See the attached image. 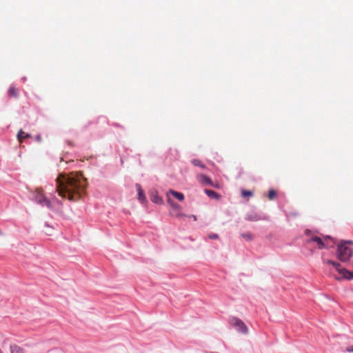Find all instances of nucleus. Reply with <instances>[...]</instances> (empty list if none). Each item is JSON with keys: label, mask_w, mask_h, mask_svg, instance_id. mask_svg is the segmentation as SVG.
Masks as SVG:
<instances>
[{"label": "nucleus", "mask_w": 353, "mask_h": 353, "mask_svg": "<svg viewBox=\"0 0 353 353\" xmlns=\"http://www.w3.org/2000/svg\"><path fill=\"white\" fill-rule=\"evenodd\" d=\"M137 190L138 192V199L140 201L141 203H144L146 202V197L143 193V191L141 188V186L137 183L136 184Z\"/></svg>", "instance_id": "9"}, {"label": "nucleus", "mask_w": 353, "mask_h": 353, "mask_svg": "<svg viewBox=\"0 0 353 353\" xmlns=\"http://www.w3.org/2000/svg\"><path fill=\"white\" fill-rule=\"evenodd\" d=\"M169 193L171 194L173 196H174L179 201H182L184 199V195L181 192L170 190L169 191Z\"/></svg>", "instance_id": "12"}, {"label": "nucleus", "mask_w": 353, "mask_h": 353, "mask_svg": "<svg viewBox=\"0 0 353 353\" xmlns=\"http://www.w3.org/2000/svg\"><path fill=\"white\" fill-rule=\"evenodd\" d=\"M352 241H341L337 245L336 256L341 262L348 261L353 254Z\"/></svg>", "instance_id": "2"}, {"label": "nucleus", "mask_w": 353, "mask_h": 353, "mask_svg": "<svg viewBox=\"0 0 353 353\" xmlns=\"http://www.w3.org/2000/svg\"><path fill=\"white\" fill-rule=\"evenodd\" d=\"M150 199L153 203L161 204L163 202L161 197H160L156 191H152L150 192Z\"/></svg>", "instance_id": "10"}, {"label": "nucleus", "mask_w": 353, "mask_h": 353, "mask_svg": "<svg viewBox=\"0 0 353 353\" xmlns=\"http://www.w3.org/2000/svg\"><path fill=\"white\" fill-rule=\"evenodd\" d=\"M330 241L334 243L333 239L327 236L323 238L319 237L316 235H312L310 239H309L307 242L308 243H316L317 248L319 249H323L327 248L330 244Z\"/></svg>", "instance_id": "4"}, {"label": "nucleus", "mask_w": 353, "mask_h": 353, "mask_svg": "<svg viewBox=\"0 0 353 353\" xmlns=\"http://www.w3.org/2000/svg\"><path fill=\"white\" fill-rule=\"evenodd\" d=\"M168 202H169V203L171 205H172L173 208H179V205L178 204H176V203H174L173 201H172L170 200V199H168Z\"/></svg>", "instance_id": "22"}, {"label": "nucleus", "mask_w": 353, "mask_h": 353, "mask_svg": "<svg viewBox=\"0 0 353 353\" xmlns=\"http://www.w3.org/2000/svg\"><path fill=\"white\" fill-rule=\"evenodd\" d=\"M335 279H336V280H340V278H339V277H336H336H335Z\"/></svg>", "instance_id": "28"}, {"label": "nucleus", "mask_w": 353, "mask_h": 353, "mask_svg": "<svg viewBox=\"0 0 353 353\" xmlns=\"http://www.w3.org/2000/svg\"><path fill=\"white\" fill-rule=\"evenodd\" d=\"M191 162L195 166H199L203 169L205 168V165L199 159H192Z\"/></svg>", "instance_id": "17"}, {"label": "nucleus", "mask_w": 353, "mask_h": 353, "mask_svg": "<svg viewBox=\"0 0 353 353\" xmlns=\"http://www.w3.org/2000/svg\"><path fill=\"white\" fill-rule=\"evenodd\" d=\"M11 353H24L23 350L17 345H10Z\"/></svg>", "instance_id": "13"}, {"label": "nucleus", "mask_w": 353, "mask_h": 353, "mask_svg": "<svg viewBox=\"0 0 353 353\" xmlns=\"http://www.w3.org/2000/svg\"><path fill=\"white\" fill-rule=\"evenodd\" d=\"M245 219L250 221H257L261 219V216L256 212L252 211L246 214Z\"/></svg>", "instance_id": "7"}, {"label": "nucleus", "mask_w": 353, "mask_h": 353, "mask_svg": "<svg viewBox=\"0 0 353 353\" xmlns=\"http://www.w3.org/2000/svg\"><path fill=\"white\" fill-rule=\"evenodd\" d=\"M197 180L203 185H212V182L211 179L205 174H201L197 175Z\"/></svg>", "instance_id": "8"}, {"label": "nucleus", "mask_w": 353, "mask_h": 353, "mask_svg": "<svg viewBox=\"0 0 353 353\" xmlns=\"http://www.w3.org/2000/svg\"><path fill=\"white\" fill-rule=\"evenodd\" d=\"M204 192L209 197L212 199H219L221 197V196L214 190L205 189Z\"/></svg>", "instance_id": "11"}, {"label": "nucleus", "mask_w": 353, "mask_h": 353, "mask_svg": "<svg viewBox=\"0 0 353 353\" xmlns=\"http://www.w3.org/2000/svg\"><path fill=\"white\" fill-rule=\"evenodd\" d=\"M57 192L60 196L69 200H75L80 196L85 188L84 179L81 176L71 173L69 175L61 174L56 179Z\"/></svg>", "instance_id": "1"}, {"label": "nucleus", "mask_w": 353, "mask_h": 353, "mask_svg": "<svg viewBox=\"0 0 353 353\" xmlns=\"http://www.w3.org/2000/svg\"><path fill=\"white\" fill-rule=\"evenodd\" d=\"M241 237L248 241H251L253 240V235L250 232H245L241 234Z\"/></svg>", "instance_id": "16"}, {"label": "nucleus", "mask_w": 353, "mask_h": 353, "mask_svg": "<svg viewBox=\"0 0 353 353\" xmlns=\"http://www.w3.org/2000/svg\"><path fill=\"white\" fill-rule=\"evenodd\" d=\"M8 93L10 95H12L13 97H17V92L14 87L10 86L8 90Z\"/></svg>", "instance_id": "18"}, {"label": "nucleus", "mask_w": 353, "mask_h": 353, "mask_svg": "<svg viewBox=\"0 0 353 353\" xmlns=\"http://www.w3.org/2000/svg\"><path fill=\"white\" fill-rule=\"evenodd\" d=\"M21 80H22L23 82H25V81H26V77H23V78L21 79Z\"/></svg>", "instance_id": "25"}, {"label": "nucleus", "mask_w": 353, "mask_h": 353, "mask_svg": "<svg viewBox=\"0 0 353 353\" xmlns=\"http://www.w3.org/2000/svg\"><path fill=\"white\" fill-rule=\"evenodd\" d=\"M30 134H26L24 132H23L22 130H20L19 132L17 134V138L19 141H21L23 139L30 137Z\"/></svg>", "instance_id": "14"}, {"label": "nucleus", "mask_w": 353, "mask_h": 353, "mask_svg": "<svg viewBox=\"0 0 353 353\" xmlns=\"http://www.w3.org/2000/svg\"><path fill=\"white\" fill-rule=\"evenodd\" d=\"M36 139H37V141H41V135H39H39H37V137H36Z\"/></svg>", "instance_id": "23"}, {"label": "nucleus", "mask_w": 353, "mask_h": 353, "mask_svg": "<svg viewBox=\"0 0 353 353\" xmlns=\"http://www.w3.org/2000/svg\"><path fill=\"white\" fill-rule=\"evenodd\" d=\"M0 353H3L2 350L0 349Z\"/></svg>", "instance_id": "29"}, {"label": "nucleus", "mask_w": 353, "mask_h": 353, "mask_svg": "<svg viewBox=\"0 0 353 353\" xmlns=\"http://www.w3.org/2000/svg\"><path fill=\"white\" fill-rule=\"evenodd\" d=\"M230 325L240 333L248 334V329L245 324L239 319L233 317L230 320Z\"/></svg>", "instance_id": "6"}, {"label": "nucleus", "mask_w": 353, "mask_h": 353, "mask_svg": "<svg viewBox=\"0 0 353 353\" xmlns=\"http://www.w3.org/2000/svg\"><path fill=\"white\" fill-rule=\"evenodd\" d=\"M347 350L348 352H353V346H352V347H348V348L347 349Z\"/></svg>", "instance_id": "24"}, {"label": "nucleus", "mask_w": 353, "mask_h": 353, "mask_svg": "<svg viewBox=\"0 0 353 353\" xmlns=\"http://www.w3.org/2000/svg\"><path fill=\"white\" fill-rule=\"evenodd\" d=\"M168 202H169V203L171 205H172L173 208H179V205L178 204H176V203H174L173 201H172L170 200V199H168Z\"/></svg>", "instance_id": "21"}, {"label": "nucleus", "mask_w": 353, "mask_h": 353, "mask_svg": "<svg viewBox=\"0 0 353 353\" xmlns=\"http://www.w3.org/2000/svg\"><path fill=\"white\" fill-rule=\"evenodd\" d=\"M30 199L42 207H47L49 209L52 208L51 201L44 195L41 189H37L30 194Z\"/></svg>", "instance_id": "3"}, {"label": "nucleus", "mask_w": 353, "mask_h": 353, "mask_svg": "<svg viewBox=\"0 0 353 353\" xmlns=\"http://www.w3.org/2000/svg\"><path fill=\"white\" fill-rule=\"evenodd\" d=\"M53 200H54V201L57 202L58 203H60V202L59 201V200H57V199H55V198H54Z\"/></svg>", "instance_id": "26"}, {"label": "nucleus", "mask_w": 353, "mask_h": 353, "mask_svg": "<svg viewBox=\"0 0 353 353\" xmlns=\"http://www.w3.org/2000/svg\"><path fill=\"white\" fill-rule=\"evenodd\" d=\"M305 233H306V234H307V235H309V234L310 233V232H309L308 230H306Z\"/></svg>", "instance_id": "27"}, {"label": "nucleus", "mask_w": 353, "mask_h": 353, "mask_svg": "<svg viewBox=\"0 0 353 353\" xmlns=\"http://www.w3.org/2000/svg\"><path fill=\"white\" fill-rule=\"evenodd\" d=\"M324 263L327 265H332L343 278L349 280L353 279V272H350L345 268H341L339 263L328 259L324 260Z\"/></svg>", "instance_id": "5"}, {"label": "nucleus", "mask_w": 353, "mask_h": 353, "mask_svg": "<svg viewBox=\"0 0 353 353\" xmlns=\"http://www.w3.org/2000/svg\"><path fill=\"white\" fill-rule=\"evenodd\" d=\"M208 238L210 239H217L219 236L217 234H210L208 235Z\"/></svg>", "instance_id": "20"}, {"label": "nucleus", "mask_w": 353, "mask_h": 353, "mask_svg": "<svg viewBox=\"0 0 353 353\" xmlns=\"http://www.w3.org/2000/svg\"><path fill=\"white\" fill-rule=\"evenodd\" d=\"M277 192L275 190L271 189L268 191V198L270 200H274L276 198Z\"/></svg>", "instance_id": "15"}, {"label": "nucleus", "mask_w": 353, "mask_h": 353, "mask_svg": "<svg viewBox=\"0 0 353 353\" xmlns=\"http://www.w3.org/2000/svg\"><path fill=\"white\" fill-rule=\"evenodd\" d=\"M252 192L251 191H249V190H242L241 191V196L244 198H246V197H248V196H252Z\"/></svg>", "instance_id": "19"}]
</instances>
